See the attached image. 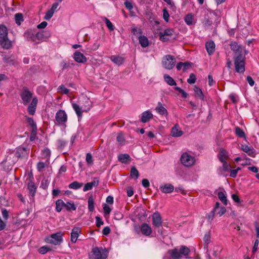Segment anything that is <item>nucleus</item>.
<instances>
[{"label":"nucleus","mask_w":259,"mask_h":259,"mask_svg":"<svg viewBox=\"0 0 259 259\" xmlns=\"http://www.w3.org/2000/svg\"><path fill=\"white\" fill-rule=\"evenodd\" d=\"M21 103L24 105H28L27 111L30 115L34 114L38 100L36 97H33L32 93L26 88H23L20 93Z\"/></svg>","instance_id":"obj_1"},{"label":"nucleus","mask_w":259,"mask_h":259,"mask_svg":"<svg viewBox=\"0 0 259 259\" xmlns=\"http://www.w3.org/2000/svg\"><path fill=\"white\" fill-rule=\"evenodd\" d=\"M190 250L189 248L185 246H182L180 249L175 248L169 250L168 253L169 254L172 259H180L183 256H187L189 255Z\"/></svg>","instance_id":"obj_2"},{"label":"nucleus","mask_w":259,"mask_h":259,"mask_svg":"<svg viewBox=\"0 0 259 259\" xmlns=\"http://www.w3.org/2000/svg\"><path fill=\"white\" fill-rule=\"evenodd\" d=\"M245 55L234 57L235 70L238 73H243L245 71Z\"/></svg>","instance_id":"obj_3"},{"label":"nucleus","mask_w":259,"mask_h":259,"mask_svg":"<svg viewBox=\"0 0 259 259\" xmlns=\"http://www.w3.org/2000/svg\"><path fill=\"white\" fill-rule=\"evenodd\" d=\"M176 63V58L169 55L164 56L162 60V64L163 67L166 69H172L175 66Z\"/></svg>","instance_id":"obj_4"},{"label":"nucleus","mask_w":259,"mask_h":259,"mask_svg":"<svg viewBox=\"0 0 259 259\" xmlns=\"http://www.w3.org/2000/svg\"><path fill=\"white\" fill-rule=\"evenodd\" d=\"M62 235L61 232H57L47 238L46 241L48 243L59 245L62 242Z\"/></svg>","instance_id":"obj_5"},{"label":"nucleus","mask_w":259,"mask_h":259,"mask_svg":"<svg viewBox=\"0 0 259 259\" xmlns=\"http://www.w3.org/2000/svg\"><path fill=\"white\" fill-rule=\"evenodd\" d=\"M230 46L231 50L234 52V57L245 55L247 53V51L243 47L238 45L236 42H232Z\"/></svg>","instance_id":"obj_6"},{"label":"nucleus","mask_w":259,"mask_h":259,"mask_svg":"<svg viewBox=\"0 0 259 259\" xmlns=\"http://www.w3.org/2000/svg\"><path fill=\"white\" fill-rule=\"evenodd\" d=\"M181 161L186 166H191L194 164V158L187 153H183L181 157Z\"/></svg>","instance_id":"obj_7"},{"label":"nucleus","mask_w":259,"mask_h":259,"mask_svg":"<svg viewBox=\"0 0 259 259\" xmlns=\"http://www.w3.org/2000/svg\"><path fill=\"white\" fill-rule=\"evenodd\" d=\"M55 119L59 124H63L66 122L67 115L65 111L59 110L56 114Z\"/></svg>","instance_id":"obj_8"},{"label":"nucleus","mask_w":259,"mask_h":259,"mask_svg":"<svg viewBox=\"0 0 259 259\" xmlns=\"http://www.w3.org/2000/svg\"><path fill=\"white\" fill-rule=\"evenodd\" d=\"M174 31L172 29H166L163 32H160L159 33L160 39L165 41L169 40V37H172L174 35Z\"/></svg>","instance_id":"obj_9"},{"label":"nucleus","mask_w":259,"mask_h":259,"mask_svg":"<svg viewBox=\"0 0 259 259\" xmlns=\"http://www.w3.org/2000/svg\"><path fill=\"white\" fill-rule=\"evenodd\" d=\"M152 224L156 227L159 228L162 225V218L158 212H154L152 215Z\"/></svg>","instance_id":"obj_10"},{"label":"nucleus","mask_w":259,"mask_h":259,"mask_svg":"<svg viewBox=\"0 0 259 259\" xmlns=\"http://www.w3.org/2000/svg\"><path fill=\"white\" fill-rule=\"evenodd\" d=\"M1 47L6 50L10 49L12 47V42L8 38V36L2 38L0 40Z\"/></svg>","instance_id":"obj_11"},{"label":"nucleus","mask_w":259,"mask_h":259,"mask_svg":"<svg viewBox=\"0 0 259 259\" xmlns=\"http://www.w3.org/2000/svg\"><path fill=\"white\" fill-rule=\"evenodd\" d=\"M73 58L74 60L78 63H84L87 59L83 54L78 51H75L73 54Z\"/></svg>","instance_id":"obj_12"},{"label":"nucleus","mask_w":259,"mask_h":259,"mask_svg":"<svg viewBox=\"0 0 259 259\" xmlns=\"http://www.w3.org/2000/svg\"><path fill=\"white\" fill-rule=\"evenodd\" d=\"M92 252L95 255V259H106L107 255L106 253L101 252L98 247L93 248Z\"/></svg>","instance_id":"obj_13"},{"label":"nucleus","mask_w":259,"mask_h":259,"mask_svg":"<svg viewBox=\"0 0 259 259\" xmlns=\"http://www.w3.org/2000/svg\"><path fill=\"white\" fill-rule=\"evenodd\" d=\"M35 36L36 39L45 41L51 36V33L49 31H41L35 34Z\"/></svg>","instance_id":"obj_14"},{"label":"nucleus","mask_w":259,"mask_h":259,"mask_svg":"<svg viewBox=\"0 0 259 259\" xmlns=\"http://www.w3.org/2000/svg\"><path fill=\"white\" fill-rule=\"evenodd\" d=\"M82 102L83 104L82 105V110L83 111L88 112L92 106V102L87 97H84L82 99Z\"/></svg>","instance_id":"obj_15"},{"label":"nucleus","mask_w":259,"mask_h":259,"mask_svg":"<svg viewBox=\"0 0 259 259\" xmlns=\"http://www.w3.org/2000/svg\"><path fill=\"white\" fill-rule=\"evenodd\" d=\"M141 231L143 235L147 236H150L152 232L151 227L146 223L141 225Z\"/></svg>","instance_id":"obj_16"},{"label":"nucleus","mask_w":259,"mask_h":259,"mask_svg":"<svg viewBox=\"0 0 259 259\" xmlns=\"http://www.w3.org/2000/svg\"><path fill=\"white\" fill-rule=\"evenodd\" d=\"M160 189L164 193H170L174 191V187L170 184H166L160 186Z\"/></svg>","instance_id":"obj_17"},{"label":"nucleus","mask_w":259,"mask_h":259,"mask_svg":"<svg viewBox=\"0 0 259 259\" xmlns=\"http://www.w3.org/2000/svg\"><path fill=\"white\" fill-rule=\"evenodd\" d=\"M80 232V228L78 227H75L72 230V232L71 233V240L73 243H75L76 242Z\"/></svg>","instance_id":"obj_18"},{"label":"nucleus","mask_w":259,"mask_h":259,"mask_svg":"<svg viewBox=\"0 0 259 259\" xmlns=\"http://www.w3.org/2000/svg\"><path fill=\"white\" fill-rule=\"evenodd\" d=\"M3 59L4 63L10 65H14L15 63V58L13 55H4L3 56Z\"/></svg>","instance_id":"obj_19"},{"label":"nucleus","mask_w":259,"mask_h":259,"mask_svg":"<svg viewBox=\"0 0 259 259\" xmlns=\"http://www.w3.org/2000/svg\"><path fill=\"white\" fill-rule=\"evenodd\" d=\"M205 48L208 55L213 54L215 49V44L213 41H209L206 42Z\"/></svg>","instance_id":"obj_20"},{"label":"nucleus","mask_w":259,"mask_h":259,"mask_svg":"<svg viewBox=\"0 0 259 259\" xmlns=\"http://www.w3.org/2000/svg\"><path fill=\"white\" fill-rule=\"evenodd\" d=\"M171 135L174 137H179L183 134V132L181 131L178 124H176L171 130Z\"/></svg>","instance_id":"obj_21"},{"label":"nucleus","mask_w":259,"mask_h":259,"mask_svg":"<svg viewBox=\"0 0 259 259\" xmlns=\"http://www.w3.org/2000/svg\"><path fill=\"white\" fill-rule=\"evenodd\" d=\"M152 118L153 114L150 111H146L142 113L141 121L143 123H146Z\"/></svg>","instance_id":"obj_22"},{"label":"nucleus","mask_w":259,"mask_h":259,"mask_svg":"<svg viewBox=\"0 0 259 259\" xmlns=\"http://www.w3.org/2000/svg\"><path fill=\"white\" fill-rule=\"evenodd\" d=\"M156 111L161 115H167L168 112L167 110L163 107L160 102H158V105L155 108Z\"/></svg>","instance_id":"obj_23"},{"label":"nucleus","mask_w":259,"mask_h":259,"mask_svg":"<svg viewBox=\"0 0 259 259\" xmlns=\"http://www.w3.org/2000/svg\"><path fill=\"white\" fill-rule=\"evenodd\" d=\"M218 157L221 162L225 161L226 159L228 157V153L225 149L221 148L218 155Z\"/></svg>","instance_id":"obj_24"},{"label":"nucleus","mask_w":259,"mask_h":259,"mask_svg":"<svg viewBox=\"0 0 259 259\" xmlns=\"http://www.w3.org/2000/svg\"><path fill=\"white\" fill-rule=\"evenodd\" d=\"M119 161L123 163H126L131 161V158L127 154H120L118 156Z\"/></svg>","instance_id":"obj_25"},{"label":"nucleus","mask_w":259,"mask_h":259,"mask_svg":"<svg viewBox=\"0 0 259 259\" xmlns=\"http://www.w3.org/2000/svg\"><path fill=\"white\" fill-rule=\"evenodd\" d=\"M241 149L245 152H246L248 155L251 156L253 157L255 156L253 149L250 147L246 145H242Z\"/></svg>","instance_id":"obj_26"},{"label":"nucleus","mask_w":259,"mask_h":259,"mask_svg":"<svg viewBox=\"0 0 259 259\" xmlns=\"http://www.w3.org/2000/svg\"><path fill=\"white\" fill-rule=\"evenodd\" d=\"M111 60L113 61L115 64L120 65L122 64L124 61L123 58L119 56H112L110 57Z\"/></svg>","instance_id":"obj_27"},{"label":"nucleus","mask_w":259,"mask_h":259,"mask_svg":"<svg viewBox=\"0 0 259 259\" xmlns=\"http://www.w3.org/2000/svg\"><path fill=\"white\" fill-rule=\"evenodd\" d=\"M24 36L28 40H31L33 41H35L36 40L35 34H34L31 31H27L24 33Z\"/></svg>","instance_id":"obj_28"},{"label":"nucleus","mask_w":259,"mask_h":259,"mask_svg":"<svg viewBox=\"0 0 259 259\" xmlns=\"http://www.w3.org/2000/svg\"><path fill=\"white\" fill-rule=\"evenodd\" d=\"M139 40L140 45L143 48L147 47L149 45L148 38L145 36H140L139 37Z\"/></svg>","instance_id":"obj_29"},{"label":"nucleus","mask_w":259,"mask_h":259,"mask_svg":"<svg viewBox=\"0 0 259 259\" xmlns=\"http://www.w3.org/2000/svg\"><path fill=\"white\" fill-rule=\"evenodd\" d=\"M27 153L25 148L20 147L17 148L15 155L17 157L24 156Z\"/></svg>","instance_id":"obj_30"},{"label":"nucleus","mask_w":259,"mask_h":259,"mask_svg":"<svg viewBox=\"0 0 259 259\" xmlns=\"http://www.w3.org/2000/svg\"><path fill=\"white\" fill-rule=\"evenodd\" d=\"M164 81L169 85H176L177 84L174 79L169 75L165 74L164 75Z\"/></svg>","instance_id":"obj_31"},{"label":"nucleus","mask_w":259,"mask_h":259,"mask_svg":"<svg viewBox=\"0 0 259 259\" xmlns=\"http://www.w3.org/2000/svg\"><path fill=\"white\" fill-rule=\"evenodd\" d=\"M28 189L32 197L34 196L36 192V187L34 183L31 181L29 182L28 184Z\"/></svg>","instance_id":"obj_32"},{"label":"nucleus","mask_w":259,"mask_h":259,"mask_svg":"<svg viewBox=\"0 0 259 259\" xmlns=\"http://www.w3.org/2000/svg\"><path fill=\"white\" fill-rule=\"evenodd\" d=\"M8 33L7 28L4 25H0V38L7 36Z\"/></svg>","instance_id":"obj_33"},{"label":"nucleus","mask_w":259,"mask_h":259,"mask_svg":"<svg viewBox=\"0 0 259 259\" xmlns=\"http://www.w3.org/2000/svg\"><path fill=\"white\" fill-rule=\"evenodd\" d=\"M218 196L219 199L225 205H227L228 204V200L227 199V197L226 195L224 193V192H219L218 193Z\"/></svg>","instance_id":"obj_34"},{"label":"nucleus","mask_w":259,"mask_h":259,"mask_svg":"<svg viewBox=\"0 0 259 259\" xmlns=\"http://www.w3.org/2000/svg\"><path fill=\"white\" fill-rule=\"evenodd\" d=\"M72 105L77 116L78 117H81L82 116V113L83 112L82 110V106L80 107L79 105L75 103H72Z\"/></svg>","instance_id":"obj_35"},{"label":"nucleus","mask_w":259,"mask_h":259,"mask_svg":"<svg viewBox=\"0 0 259 259\" xmlns=\"http://www.w3.org/2000/svg\"><path fill=\"white\" fill-rule=\"evenodd\" d=\"M64 207L67 211L75 210L76 207L74 205V203L67 202L65 203Z\"/></svg>","instance_id":"obj_36"},{"label":"nucleus","mask_w":259,"mask_h":259,"mask_svg":"<svg viewBox=\"0 0 259 259\" xmlns=\"http://www.w3.org/2000/svg\"><path fill=\"white\" fill-rule=\"evenodd\" d=\"M88 208L90 211L92 212L94 210V200L92 196L88 198Z\"/></svg>","instance_id":"obj_37"},{"label":"nucleus","mask_w":259,"mask_h":259,"mask_svg":"<svg viewBox=\"0 0 259 259\" xmlns=\"http://www.w3.org/2000/svg\"><path fill=\"white\" fill-rule=\"evenodd\" d=\"M82 185V183H79L77 181H74L72 183L70 184L68 187L70 189H78L81 187Z\"/></svg>","instance_id":"obj_38"},{"label":"nucleus","mask_w":259,"mask_h":259,"mask_svg":"<svg viewBox=\"0 0 259 259\" xmlns=\"http://www.w3.org/2000/svg\"><path fill=\"white\" fill-rule=\"evenodd\" d=\"M56 210L58 212H60L62 209V207L63 206L64 207L65 203L63 201V200H62L61 199H59L57 201H56Z\"/></svg>","instance_id":"obj_39"},{"label":"nucleus","mask_w":259,"mask_h":259,"mask_svg":"<svg viewBox=\"0 0 259 259\" xmlns=\"http://www.w3.org/2000/svg\"><path fill=\"white\" fill-rule=\"evenodd\" d=\"M194 91L196 96L200 98L202 100L204 99L202 92L200 88L197 87H195L194 88Z\"/></svg>","instance_id":"obj_40"},{"label":"nucleus","mask_w":259,"mask_h":259,"mask_svg":"<svg viewBox=\"0 0 259 259\" xmlns=\"http://www.w3.org/2000/svg\"><path fill=\"white\" fill-rule=\"evenodd\" d=\"M130 175L132 178H135L136 179H137L139 178V172L135 166L132 167Z\"/></svg>","instance_id":"obj_41"},{"label":"nucleus","mask_w":259,"mask_h":259,"mask_svg":"<svg viewBox=\"0 0 259 259\" xmlns=\"http://www.w3.org/2000/svg\"><path fill=\"white\" fill-rule=\"evenodd\" d=\"M235 132L236 135L240 138L245 137V135L243 131L240 127L237 126L235 128Z\"/></svg>","instance_id":"obj_42"},{"label":"nucleus","mask_w":259,"mask_h":259,"mask_svg":"<svg viewBox=\"0 0 259 259\" xmlns=\"http://www.w3.org/2000/svg\"><path fill=\"white\" fill-rule=\"evenodd\" d=\"M15 19L16 24L20 25L21 22L23 21V16L21 13H17L15 15Z\"/></svg>","instance_id":"obj_43"},{"label":"nucleus","mask_w":259,"mask_h":259,"mask_svg":"<svg viewBox=\"0 0 259 259\" xmlns=\"http://www.w3.org/2000/svg\"><path fill=\"white\" fill-rule=\"evenodd\" d=\"M27 122L32 127V130H37V126L36 124L34 123L33 119L29 117H26Z\"/></svg>","instance_id":"obj_44"},{"label":"nucleus","mask_w":259,"mask_h":259,"mask_svg":"<svg viewBox=\"0 0 259 259\" xmlns=\"http://www.w3.org/2000/svg\"><path fill=\"white\" fill-rule=\"evenodd\" d=\"M185 22L188 25H191L193 23V17L191 14H188L185 18Z\"/></svg>","instance_id":"obj_45"},{"label":"nucleus","mask_w":259,"mask_h":259,"mask_svg":"<svg viewBox=\"0 0 259 259\" xmlns=\"http://www.w3.org/2000/svg\"><path fill=\"white\" fill-rule=\"evenodd\" d=\"M58 92L64 94H67L69 93V90L66 89L63 84L58 87Z\"/></svg>","instance_id":"obj_46"},{"label":"nucleus","mask_w":259,"mask_h":259,"mask_svg":"<svg viewBox=\"0 0 259 259\" xmlns=\"http://www.w3.org/2000/svg\"><path fill=\"white\" fill-rule=\"evenodd\" d=\"M104 19H105V22L106 23V26L108 27V28L110 31H113L114 29V27L112 23L107 18H105Z\"/></svg>","instance_id":"obj_47"},{"label":"nucleus","mask_w":259,"mask_h":259,"mask_svg":"<svg viewBox=\"0 0 259 259\" xmlns=\"http://www.w3.org/2000/svg\"><path fill=\"white\" fill-rule=\"evenodd\" d=\"M196 78L193 73L190 74L189 78L187 79V82L190 84H193L195 82Z\"/></svg>","instance_id":"obj_48"},{"label":"nucleus","mask_w":259,"mask_h":259,"mask_svg":"<svg viewBox=\"0 0 259 259\" xmlns=\"http://www.w3.org/2000/svg\"><path fill=\"white\" fill-rule=\"evenodd\" d=\"M54 13V12L50 9L46 12L44 19L47 20H50L53 16Z\"/></svg>","instance_id":"obj_49"},{"label":"nucleus","mask_w":259,"mask_h":259,"mask_svg":"<svg viewBox=\"0 0 259 259\" xmlns=\"http://www.w3.org/2000/svg\"><path fill=\"white\" fill-rule=\"evenodd\" d=\"M175 90L179 92V93H180L182 94V97H183L184 98H186L187 97L188 94L186 92H185L183 90L181 89L180 88L175 87Z\"/></svg>","instance_id":"obj_50"},{"label":"nucleus","mask_w":259,"mask_h":259,"mask_svg":"<svg viewBox=\"0 0 259 259\" xmlns=\"http://www.w3.org/2000/svg\"><path fill=\"white\" fill-rule=\"evenodd\" d=\"M85 160L88 164H93V157L91 153H88L86 155V158Z\"/></svg>","instance_id":"obj_51"},{"label":"nucleus","mask_w":259,"mask_h":259,"mask_svg":"<svg viewBox=\"0 0 259 259\" xmlns=\"http://www.w3.org/2000/svg\"><path fill=\"white\" fill-rule=\"evenodd\" d=\"M50 250H51V249L49 247L44 246L39 248V253L44 254Z\"/></svg>","instance_id":"obj_52"},{"label":"nucleus","mask_w":259,"mask_h":259,"mask_svg":"<svg viewBox=\"0 0 259 259\" xmlns=\"http://www.w3.org/2000/svg\"><path fill=\"white\" fill-rule=\"evenodd\" d=\"M203 24L205 27H208L211 25L212 21L209 20L208 18H205L203 20Z\"/></svg>","instance_id":"obj_53"},{"label":"nucleus","mask_w":259,"mask_h":259,"mask_svg":"<svg viewBox=\"0 0 259 259\" xmlns=\"http://www.w3.org/2000/svg\"><path fill=\"white\" fill-rule=\"evenodd\" d=\"M222 162L223 163V166L221 169L224 171H228L229 169L230 165L227 163L226 160Z\"/></svg>","instance_id":"obj_54"},{"label":"nucleus","mask_w":259,"mask_h":259,"mask_svg":"<svg viewBox=\"0 0 259 259\" xmlns=\"http://www.w3.org/2000/svg\"><path fill=\"white\" fill-rule=\"evenodd\" d=\"M169 17V15L167 10L166 9H164L163 10V18L164 20L165 21L168 22Z\"/></svg>","instance_id":"obj_55"},{"label":"nucleus","mask_w":259,"mask_h":259,"mask_svg":"<svg viewBox=\"0 0 259 259\" xmlns=\"http://www.w3.org/2000/svg\"><path fill=\"white\" fill-rule=\"evenodd\" d=\"M103 209L105 214H109L111 212V208L106 204H104L103 205Z\"/></svg>","instance_id":"obj_56"},{"label":"nucleus","mask_w":259,"mask_h":259,"mask_svg":"<svg viewBox=\"0 0 259 259\" xmlns=\"http://www.w3.org/2000/svg\"><path fill=\"white\" fill-rule=\"evenodd\" d=\"M203 241L205 244H207L209 243L210 241V234L209 233L205 234L203 238Z\"/></svg>","instance_id":"obj_57"},{"label":"nucleus","mask_w":259,"mask_h":259,"mask_svg":"<svg viewBox=\"0 0 259 259\" xmlns=\"http://www.w3.org/2000/svg\"><path fill=\"white\" fill-rule=\"evenodd\" d=\"M240 169V168L238 167L236 169H232L230 171V177L235 178L237 176L238 171Z\"/></svg>","instance_id":"obj_58"},{"label":"nucleus","mask_w":259,"mask_h":259,"mask_svg":"<svg viewBox=\"0 0 259 259\" xmlns=\"http://www.w3.org/2000/svg\"><path fill=\"white\" fill-rule=\"evenodd\" d=\"M124 6L127 9H128V10H131L133 9V5L132 4L128 2V1H125L124 3Z\"/></svg>","instance_id":"obj_59"},{"label":"nucleus","mask_w":259,"mask_h":259,"mask_svg":"<svg viewBox=\"0 0 259 259\" xmlns=\"http://www.w3.org/2000/svg\"><path fill=\"white\" fill-rule=\"evenodd\" d=\"M219 209V210L217 213L220 216L223 215L226 211V209L225 207H220Z\"/></svg>","instance_id":"obj_60"},{"label":"nucleus","mask_w":259,"mask_h":259,"mask_svg":"<svg viewBox=\"0 0 259 259\" xmlns=\"http://www.w3.org/2000/svg\"><path fill=\"white\" fill-rule=\"evenodd\" d=\"M142 185L145 188H147L149 186L150 183L148 179H144L142 181Z\"/></svg>","instance_id":"obj_61"},{"label":"nucleus","mask_w":259,"mask_h":259,"mask_svg":"<svg viewBox=\"0 0 259 259\" xmlns=\"http://www.w3.org/2000/svg\"><path fill=\"white\" fill-rule=\"evenodd\" d=\"M96 223H97V226L98 227H100L101 225H103L104 223L103 221H102L101 219L99 217H96Z\"/></svg>","instance_id":"obj_62"},{"label":"nucleus","mask_w":259,"mask_h":259,"mask_svg":"<svg viewBox=\"0 0 259 259\" xmlns=\"http://www.w3.org/2000/svg\"><path fill=\"white\" fill-rule=\"evenodd\" d=\"M48 25V23L46 21H43L37 26L38 29L45 28Z\"/></svg>","instance_id":"obj_63"},{"label":"nucleus","mask_w":259,"mask_h":259,"mask_svg":"<svg viewBox=\"0 0 259 259\" xmlns=\"http://www.w3.org/2000/svg\"><path fill=\"white\" fill-rule=\"evenodd\" d=\"M110 231L111 230L109 227H106L103 229L102 231V233L104 235H108L110 233Z\"/></svg>","instance_id":"obj_64"}]
</instances>
